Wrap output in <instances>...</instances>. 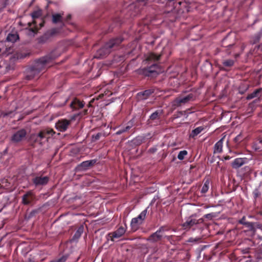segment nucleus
Listing matches in <instances>:
<instances>
[{"mask_svg": "<svg viewBox=\"0 0 262 262\" xmlns=\"http://www.w3.org/2000/svg\"><path fill=\"white\" fill-rule=\"evenodd\" d=\"M27 132L25 129L18 130L12 136L11 141L14 143L19 142L25 138Z\"/></svg>", "mask_w": 262, "mask_h": 262, "instance_id": "9", "label": "nucleus"}, {"mask_svg": "<svg viewBox=\"0 0 262 262\" xmlns=\"http://www.w3.org/2000/svg\"><path fill=\"white\" fill-rule=\"evenodd\" d=\"M60 54L61 52L56 49L52 51L49 55L35 60L33 65L27 70V79L31 80L37 77L40 72L46 70L50 67V63L52 60L59 57Z\"/></svg>", "mask_w": 262, "mask_h": 262, "instance_id": "1", "label": "nucleus"}, {"mask_svg": "<svg viewBox=\"0 0 262 262\" xmlns=\"http://www.w3.org/2000/svg\"><path fill=\"white\" fill-rule=\"evenodd\" d=\"M78 115V114L72 116L70 120L66 119L59 120L55 124L56 129L61 132H65L68 129L69 125L71 124V121L74 120Z\"/></svg>", "mask_w": 262, "mask_h": 262, "instance_id": "6", "label": "nucleus"}, {"mask_svg": "<svg viewBox=\"0 0 262 262\" xmlns=\"http://www.w3.org/2000/svg\"><path fill=\"white\" fill-rule=\"evenodd\" d=\"M259 174L261 176H262V169H261V170L260 172L259 173ZM261 185H262V181L260 182V183H259V187H260Z\"/></svg>", "mask_w": 262, "mask_h": 262, "instance_id": "49", "label": "nucleus"}, {"mask_svg": "<svg viewBox=\"0 0 262 262\" xmlns=\"http://www.w3.org/2000/svg\"><path fill=\"white\" fill-rule=\"evenodd\" d=\"M142 223L137 217H134L131 221L130 226L132 229L136 230Z\"/></svg>", "mask_w": 262, "mask_h": 262, "instance_id": "22", "label": "nucleus"}, {"mask_svg": "<svg viewBox=\"0 0 262 262\" xmlns=\"http://www.w3.org/2000/svg\"><path fill=\"white\" fill-rule=\"evenodd\" d=\"M84 112H85V114H86L87 112V110H85Z\"/></svg>", "mask_w": 262, "mask_h": 262, "instance_id": "53", "label": "nucleus"}, {"mask_svg": "<svg viewBox=\"0 0 262 262\" xmlns=\"http://www.w3.org/2000/svg\"><path fill=\"white\" fill-rule=\"evenodd\" d=\"M244 225H246L248 227H252L253 225L252 223L251 222H246V224H244Z\"/></svg>", "mask_w": 262, "mask_h": 262, "instance_id": "44", "label": "nucleus"}, {"mask_svg": "<svg viewBox=\"0 0 262 262\" xmlns=\"http://www.w3.org/2000/svg\"><path fill=\"white\" fill-rule=\"evenodd\" d=\"M262 37V32H259L257 34L255 35L253 39L251 40V43L252 44H255L260 41V38Z\"/></svg>", "mask_w": 262, "mask_h": 262, "instance_id": "31", "label": "nucleus"}, {"mask_svg": "<svg viewBox=\"0 0 262 262\" xmlns=\"http://www.w3.org/2000/svg\"><path fill=\"white\" fill-rule=\"evenodd\" d=\"M53 130L52 129L43 130L39 133L34 134L32 136V139L35 142L42 144L48 141L50 135H52Z\"/></svg>", "mask_w": 262, "mask_h": 262, "instance_id": "3", "label": "nucleus"}, {"mask_svg": "<svg viewBox=\"0 0 262 262\" xmlns=\"http://www.w3.org/2000/svg\"><path fill=\"white\" fill-rule=\"evenodd\" d=\"M139 74L145 76L153 77L157 75L160 72V70L157 64L154 63L148 68L140 69L138 70Z\"/></svg>", "mask_w": 262, "mask_h": 262, "instance_id": "4", "label": "nucleus"}, {"mask_svg": "<svg viewBox=\"0 0 262 262\" xmlns=\"http://www.w3.org/2000/svg\"><path fill=\"white\" fill-rule=\"evenodd\" d=\"M152 137L150 133L143 134L138 136L132 141L133 144L136 146H139L144 142L146 140L150 139Z\"/></svg>", "mask_w": 262, "mask_h": 262, "instance_id": "12", "label": "nucleus"}, {"mask_svg": "<svg viewBox=\"0 0 262 262\" xmlns=\"http://www.w3.org/2000/svg\"><path fill=\"white\" fill-rule=\"evenodd\" d=\"M244 139L245 137L242 133H240L234 138V141L236 144H239Z\"/></svg>", "mask_w": 262, "mask_h": 262, "instance_id": "32", "label": "nucleus"}, {"mask_svg": "<svg viewBox=\"0 0 262 262\" xmlns=\"http://www.w3.org/2000/svg\"><path fill=\"white\" fill-rule=\"evenodd\" d=\"M252 149L255 151H258L261 149V148L258 145L257 143H254L252 145Z\"/></svg>", "mask_w": 262, "mask_h": 262, "instance_id": "40", "label": "nucleus"}, {"mask_svg": "<svg viewBox=\"0 0 262 262\" xmlns=\"http://www.w3.org/2000/svg\"><path fill=\"white\" fill-rule=\"evenodd\" d=\"M67 101H68V99H65L64 100V102H63V103H62V104H58V106H62L64 105L66 103V102H67Z\"/></svg>", "mask_w": 262, "mask_h": 262, "instance_id": "47", "label": "nucleus"}, {"mask_svg": "<svg viewBox=\"0 0 262 262\" xmlns=\"http://www.w3.org/2000/svg\"><path fill=\"white\" fill-rule=\"evenodd\" d=\"M121 37H118L110 39L104 46L99 49L95 55L96 58H103L107 55L111 51V49L118 46L122 41Z\"/></svg>", "mask_w": 262, "mask_h": 262, "instance_id": "2", "label": "nucleus"}, {"mask_svg": "<svg viewBox=\"0 0 262 262\" xmlns=\"http://www.w3.org/2000/svg\"><path fill=\"white\" fill-rule=\"evenodd\" d=\"M33 194L32 191H30L25 194L22 197V202L24 205H29L33 201Z\"/></svg>", "mask_w": 262, "mask_h": 262, "instance_id": "17", "label": "nucleus"}, {"mask_svg": "<svg viewBox=\"0 0 262 262\" xmlns=\"http://www.w3.org/2000/svg\"><path fill=\"white\" fill-rule=\"evenodd\" d=\"M203 222V219H196L194 215H192L186 219V221L182 224V226L184 229L188 230Z\"/></svg>", "mask_w": 262, "mask_h": 262, "instance_id": "7", "label": "nucleus"}, {"mask_svg": "<svg viewBox=\"0 0 262 262\" xmlns=\"http://www.w3.org/2000/svg\"><path fill=\"white\" fill-rule=\"evenodd\" d=\"M201 240V237H190L187 240V242L191 243L193 244H196L200 243Z\"/></svg>", "mask_w": 262, "mask_h": 262, "instance_id": "34", "label": "nucleus"}, {"mask_svg": "<svg viewBox=\"0 0 262 262\" xmlns=\"http://www.w3.org/2000/svg\"><path fill=\"white\" fill-rule=\"evenodd\" d=\"M60 30L58 28H52L46 31L41 36L38 38L39 43H45L59 34Z\"/></svg>", "mask_w": 262, "mask_h": 262, "instance_id": "5", "label": "nucleus"}, {"mask_svg": "<svg viewBox=\"0 0 262 262\" xmlns=\"http://www.w3.org/2000/svg\"><path fill=\"white\" fill-rule=\"evenodd\" d=\"M224 137L222 138L218 141L214 146V153L219 154L221 153L223 150V144Z\"/></svg>", "mask_w": 262, "mask_h": 262, "instance_id": "19", "label": "nucleus"}, {"mask_svg": "<svg viewBox=\"0 0 262 262\" xmlns=\"http://www.w3.org/2000/svg\"><path fill=\"white\" fill-rule=\"evenodd\" d=\"M187 151L186 150H181L179 152L178 155V159L182 160L184 159V157L187 155Z\"/></svg>", "mask_w": 262, "mask_h": 262, "instance_id": "37", "label": "nucleus"}, {"mask_svg": "<svg viewBox=\"0 0 262 262\" xmlns=\"http://www.w3.org/2000/svg\"><path fill=\"white\" fill-rule=\"evenodd\" d=\"M102 133H98L96 134V135H93L92 137V141L95 142L98 140L100 139V137L102 136Z\"/></svg>", "mask_w": 262, "mask_h": 262, "instance_id": "38", "label": "nucleus"}, {"mask_svg": "<svg viewBox=\"0 0 262 262\" xmlns=\"http://www.w3.org/2000/svg\"><path fill=\"white\" fill-rule=\"evenodd\" d=\"M62 16L61 15L58 13L53 14L52 21L54 24L61 21Z\"/></svg>", "mask_w": 262, "mask_h": 262, "instance_id": "29", "label": "nucleus"}, {"mask_svg": "<svg viewBox=\"0 0 262 262\" xmlns=\"http://www.w3.org/2000/svg\"><path fill=\"white\" fill-rule=\"evenodd\" d=\"M68 258L67 255H63L62 257H61L60 258L58 259L57 260H53L51 262H66Z\"/></svg>", "mask_w": 262, "mask_h": 262, "instance_id": "39", "label": "nucleus"}, {"mask_svg": "<svg viewBox=\"0 0 262 262\" xmlns=\"http://www.w3.org/2000/svg\"><path fill=\"white\" fill-rule=\"evenodd\" d=\"M164 231V227H161L157 231L151 234L147 240L151 243H156L160 241L163 236L161 233Z\"/></svg>", "mask_w": 262, "mask_h": 262, "instance_id": "10", "label": "nucleus"}, {"mask_svg": "<svg viewBox=\"0 0 262 262\" xmlns=\"http://www.w3.org/2000/svg\"><path fill=\"white\" fill-rule=\"evenodd\" d=\"M234 61L232 59H227L223 62V64L226 67H231L234 64Z\"/></svg>", "mask_w": 262, "mask_h": 262, "instance_id": "35", "label": "nucleus"}, {"mask_svg": "<svg viewBox=\"0 0 262 262\" xmlns=\"http://www.w3.org/2000/svg\"><path fill=\"white\" fill-rule=\"evenodd\" d=\"M157 150V148L156 147H151L149 149L148 152L153 154V153H155V152H156Z\"/></svg>", "mask_w": 262, "mask_h": 262, "instance_id": "42", "label": "nucleus"}, {"mask_svg": "<svg viewBox=\"0 0 262 262\" xmlns=\"http://www.w3.org/2000/svg\"><path fill=\"white\" fill-rule=\"evenodd\" d=\"M125 231L126 230L124 227H120L114 232L109 233L107 236L111 241L114 242L115 238H119L122 236L125 233Z\"/></svg>", "mask_w": 262, "mask_h": 262, "instance_id": "11", "label": "nucleus"}, {"mask_svg": "<svg viewBox=\"0 0 262 262\" xmlns=\"http://www.w3.org/2000/svg\"><path fill=\"white\" fill-rule=\"evenodd\" d=\"M162 111L161 110H157L150 115L149 118L151 120L157 119L162 114Z\"/></svg>", "mask_w": 262, "mask_h": 262, "instance_id": "25", "label": "nucleus"}, {"mask_svg": "<svg viewBox=\"0 0 262 262\" xmlns=\"http://www.w3.org/2000/svg\"><path fill=\"white\" fill-rule=\"evenodd\" d=\"M259 188L260 187L259 186L258 188L255 189L253 192V196L255 199L258 198L261 195Z\"/></svg>", "mask_w": 262, "mask_h": 262, "instance_id": "36", "label": "nucleus"}, {"mask_svg": "<svg viewBox=\"0 0 262 262\" xmlns=\"http://www.w3.org/2000/svg\"><path fill=\"white\" fill-rule=\"evenodd\" d=\"M49 177H36L33 179V182L35 186L45 185L49 182Z\"/></svg>", "mask_w": 262, "mask_h": 262, "instance_id": "16", "label": "nucleus"}, {"mask_svg": "<svg viewBox=\"0 0 262 262\" xmlns=\"http://www.w3.org/2000/svg\"><path fill=\"white\" fill-rule=\"evenodd\" d=\"M70 105L71 108L76 110L82 108L84 105V103L83 102L80 101L77 98H74L70 103Z\"/></svg>", "mask_w": 262, "mask_h": 262, "instance_id": "18", "label": "nucleus"}, {"mask_svg": "<svg viewBox=\"0 0 262 262\" xmlns=\"http://www.w3.org/2000/svg\"><path fill=\"white\" fill-rule=\"evenodd\" d=\"M148 208V207H147L145 209H144V210H143L139 215L137 217L138 219H139V220H140V221L143 223L144 220H145V216L147 214V209Z\"/></svg>", "mask_w": 262, "mask_h": 262, "instance_id": "28", "label": "nucleus"}, {"mask_svg": "<svg viewBox=\"0 0 262 262\" xmlns=\"http://www.w3.org/2000/svg\"><path fill=\"white\" fill-rule=\"evenodd\" d=\"M214 216V213H208V214H206L204 215V217L205 218H206V219H211Z\"/></svg>", "mask_w": 262, "mask_h": 262, "instance_id": "41", "label": "nucleus"}, {"mask_svg": "<svg viewBox=\"0 0 262 262\" xmlns=\"http://www.w3.org/2000/svg\"><path fill=\"white\" fill-rule=\"evenodd\" d=\"M245 262H252V261L251 260H246Z\"/></svg>", "mask_w": 262, "mask_h": 262, "instance_id": "52", "label": "nucleus"}, {"mask_svg": "<svg viewBox=\"0 0 262 262\" xmlns=\"http://www.w3.org/2000/svg\"><path fill=\"white\" fill-rule=\"evenodd\" d=\"M209 184L210 182L209 180H207L204 184H203L202 188L201 189V192L202 193H206L208 191L209 188Z\"/></svg>", "mask_w": 262, "mask_h": 262, "instance_id": "30", "label": "nucleus"}, {"mask_svg": "<svg viewBox=\"0 0 262 262\" xmlns=\"http://www.w3.org/2000/svg\"><path fill=\"white\" fill-rule=\"evenodd\" d=\"M203 129L204 127L202 126L198 127L192 130L190 136L192 138H193L201 133L203 130Z\"/></svg>", "mask_w": 262, "mask_h": 262, "instance_id": "24", "label": "nucleus"}, {"mask_svg": "<svg viewBox=\"0 0 262 262\" xmlns=\"http://www.w3.org/2000/svg\"><path fill=\"white\" fill-rule=\"evenodd\" d=\"M246 218L245 216L243 217L241 220L239 221V223L244 225V224H246Z\"/></svg>", "mask_w": 262, "mask_h": 262, "instance_id": "43", "label": "nucleus"}, {"mask_svg": "<svg viewBox=\"0 0 262 262\" xmlns=\"http://www.w3.org/2000/svg\"><path fill=\"white\" fill-rule=\"evenodd\" d=\"M259 143L262 144V140H260Z\"/></svg>", "mask_w": 262, "mask_h": 262, "instance_id": "51", "label": "nucleus"}, {"mask_svg": "<svg viewBox=\"0 0 262 262\" xmlns=\"http://www.w3.org/2000/svg\"><path fill=\"white\" fill-rule=\"evenodd\" d=\"M160 58V55H158L155 53H151L148 55L146 59L148 61H155L158 60Z\"/></svg>", "mask_w": 262, "mask_h": 262, "instance_id": "27", "label": "nucleus"}, {"mask_svg": "<svg viewBox=\"0 0 262 262\" xmlns=\"http://www.w3.org/2000/svg\"><path fill=\"white\" fill-rule=\"evenodd\" d=\"M14 115V113L13 112H10L6 113L5 116H10L11 117Z\"/></svg>", "mask_w": 262, "mask_h": 262, "instance_id": "45", "label": "nucleus"}, {"mask_svg": "<svg viewBox=\"0 0 262 262\" xmlns=\"http://www.w3.org/2000/svg\"><path fill=\"white\" fill-rule=\"evenodd\" d=\"M96 163V160L94 159L85 161L78 165V168L80 170H85L91 166L94 165Z\"/></svg>", "mask_w": 262, "mask_h": 262, "instance_id": "15", "label": "nucleus"}, {"mask_svg": "<svg viewBox=\"0 0 262 262\" xmlns=\"http://www.w3.org/2000/svg\"><path fill=\"white\" fill-rule=\"evenodd\" d=\"M249 160L247 158H237L235 159L231 163L232 167L234 169H237L243 165L247 164Z\"/></svg>", "mask_w": 262, "mask_h": 262, "instance_id": "13", "label": "nucleus"}, {"mask_svg": "<svg viewBox=\"0 0 262 262\" xmlns=\"http://www.w3.org/2000/svg\"><path fill=\"white\" fill-rule=\"evenodd\" d=\"M224 159L225 160H229L231 159V157L228 156H227L224 157Z\"/></svg>", "mask_w": 262, "mask_h": 262, "instance_id": "48", "label": "nucleus"}, {"mask_svg": "<svg viewBox=\"0 0 262 262\" xmlns=\"http://www.w3.org/2000/svg\"><path fill=\"white\" fill-rule=\"evenodd\" d=\"M262 92V88L257 89L254 91L251 94H249L247 95L246 99L247 100H250L255 97L261 96V93Z\"/></svg>", "mask_w": 262, "mask_h": 262, "instance_id": "20", "label": "nucleus"}, {"mask_svg": "<svg viewBox=\"0 0 262 262\" xmlns=\"http://www.w3.org/2000/svg\"><path fill=\"white\" fill-rule=\"evenodd\" d=\"M83 232V227L82 226H81L79 227L78 229L75 232L74 235H73V239H78L80 236L81 235L82 233Z\"/></svg>", "mask_w": 262, "mask_h": 262, "instance_id": "26", "label": "nucleus"}, {"mask_svg": "<svg viewBox=\"0 0 262 262\" xmlns=\"http://www.w3.org/2000/svg\"><path fill=\"white\" fill-rule=\"evenodd\" d=\"M42 12L41 10L34 11L31 13V16L33 19L38 18L41 16Z\"/></svg>", "mask_w": 262, "mask_h": 262, "instance_id": "33", "label": "nucleus"}, {"mask_svg": "<svg viewBox=\"0 0 262 262\" xmlns=\"http://www.w3.org/2000/svg\"><path fill=\"white\" fill-rule=\"evenodd\" d=\"M153 92V91L151 90H146L143 92L138 93V95L139 97H140L142 99H146Z\"/></svg>", "mask_w": 262, "mask_h": 262, "instance_id": "23", "label": "nucleus"}, {"mask_svg": "<svg viewBox=\"0 0 262 262\" xmlns=\"http://www.w3.org/2000/svg\"><path fill=\"white\" fill-rule=\"evenodd\" d=\"M138 12H139V10L136 9V11L135 12H133L130 14L131 16H136L137 14V13H138Z\"/></svg>", "mask_w": 262, "mask_h": 262, "instance_id": "46", "label": "nucleus"}, {"mask_svg": "<svg viewBox=\"0 0 262 262\" xmlns=\"http://www.w3.org/2000/svg\"><path fill=\"white\" fill-rule=\"evenodd\" d=\"M134 120H130L124 126L120 127L119 129L116 132L115 135H120L127 132L134 126Z\"/></svg>", "mask_w": 262, "mask_h": 262, "instance_id": "14", "label": "nucleus"}, {"mask_svg": "<svg viewBox=\"0 0 262 262\" xmlns=\"http://www.w3.org/2000/svg\"><path fill=\"white\" fill-rule=\"evenodd\" d=\"M19 39V36L17 32H11L8 34L7 40L9 42H15Z\"/></svg>", "mask_w": 262, "mask_h": 262, "instance_id": "21", "label": "nucleus"}, {"mask_svg": "<svg viewBox=\"0 0 262 262\" xmlns=\"http://www.w3.org/2000/svg\"><path fill=\"white\" fill-rule=\"evenodd\" d=\"M195 99L194 95L192 93L189 94L186 96L177 98L173 102L174 105L179 106L181 104H185L189 101H193Z\"/></svg>", "mask_w": 262, "mask_h": 262, "instance_id": "8", "label": "nucleus"}, {"mask_svg": "<svg viewBox=\"0 0 262 262\" xmlns=\"http://www.w3.org/2000/svg\"><path fill=\"white\" fill-rule=\"evenodd\" d=\"M232 46H233L232 44H230L228 46V47H231Z\"/></svg>", "mask_w": 262, "mask_h": 262, "instance_id": "50", "label": "nucleus"}]
</instances>
